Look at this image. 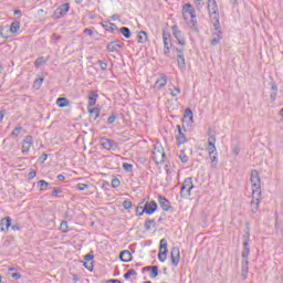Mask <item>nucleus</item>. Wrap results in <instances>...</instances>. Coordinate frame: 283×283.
I'll return each mask as SVG.
<instances>
[{
  "label": "nucleus",
  "mask_w": 283,
  "mask_h": 283,
  "mask_svg": "<svg viewBox=\"0 0 283 283\" xmlns=\"http://www.w3.org/2000/svg\"><path fill=\"white\" fill-rule=\"evenodd\" d=\"M59 193H63V189L54 188L53 191H52V197L53 198H59Z\"/></svg>",
  "instance_id": "nucleus-50"
},
{
  "label": "nucleus",
  "mask_w": 283,
  "mask_h": 283,
  "mask_svg": "<svg viewBox=\"0 0 283 283\" xmlns=\"http://www.w3.org/2000/svg\"><path fill=\"white\" fill-rule=\"evenodd\" d=\"M195 6H196L197 10H201L202 8H205V1L203 0H195Z\"/></svg>",
  "instance_id": "nucleus-47"
},
{
  "label": "nucleus",
  "mask_w": 283,
  "mask_h": 283,
  "mask_svg": "<svg viewBox=\"0 0 283 283\" xmlns=\"http://www.w3.org/2000/svg\"><path fill=\"white\" fill-rule=\"evenodd\" d=\"M167 247H168L167 239H161L159 242V251H169Z\"/></svg>",
  "instance_id": "nucleus-37"
},
{
  "label": "nucleus",
  "mask_w": 283,
  "mask_h": 283,
  "mask_svg": "<svg viewBox=\"0 0 283 283\" xmlns=\"http://www.w3.org/2000/svg\"><path fill=\"white\" fill-rule=\"evenodd\" d=\"M23 127L21 126H17L13 132L11 133V138H17L19 136V134H21Z\"/></svg>",
  "instance_id": "nucleus-40"
},
{
  "label": "nucleus",
  "mask_w": 283,
  "mask_h": 283,
  "mask_svg": "<svg viewBox=\"0 0 283 283\" xmlns=\"http://www.w3.org/2000/svg\"><path fill=\"white\" fill-rule=\"evenodd\" d=\"M179 159L181 160V163H184V165H187V163H189V157L187 156V154H185V150H180Z\"/></svg>",
  "instance_id": "nucleus-34"
},
{
  "label": "nucleus",
  "mask_w": 283,
  "mask_h": 283,
  "mask_svg": "<svg viewBox=\"0 0 283 283\" xmlns=\"http://www.w3.org/2000/svg\"><path fill=\"white\" fill-rule=\"evenodd\" d=\"M184 116L185 118H189L190 120H193V112H191V108H186Z\"/></svg>",
  "instance_id": "nucleus-42"
},
{
  "label": "nucleus",
  "mask_w": 283,
  "mask_h": 283,
  "mask_svg": "<svg viewBox=\"0 0 283 283\" xmlns=\"http://www.w3.org/2000/svg\"><path fill=\"white\" fill-rule=\"evenodd\" d=\"M50 184L45 180L38 181V187H40V191H45Z\"/></svg>",
  "instance_id": "nucleus-36"
},
{
  "label": "nucleus",
  "mask_w": 283,
  "mask_h": 283,
  "mask_svg": "<svg viewBox=\"0 0 283 283\" xmlns=\"http://www.w3.org/2000/svg\"><path fill=\"white\" fill-rule=\"evenodd\" d=\"M144 206H145V202H140L138 206H137V208H136V213H140V211H143V209H144Z\"/></svg>",
  "instance_id": "nucleus-56"
},
{
  "label": "nucleus",
  "mask_w": 283,
  "mask_h": 283,
  "mask_svg": "<svg viewBox=\"0 0 283 283\" xmlns=\"http://www.w3.org/2000/svg\"><path fill=\"white\" fill-rule=\"evenodd\" d=\"M111 185H112L113 189H118V187H120V179L113 178L111 181Z\"/></svg>",
  "instance_id": "nucleus-41"
},
{
  "label": "nucleus",
  "mask_w": 283,
  "mask_h": 283,
  "mask_svg": "<svg viewBox=\"0 0 283 283\" xmlns=\"http://www.w3.org/2000/svg\"><path fill=\"white\" fill-rule=\"evenodd\" d=\"M84 260H85V262H92V260H94V255L93 254H86L84 256Z\"/></svg>",
  "instance_id": "nucleus-58"
},
{
  "label": "nucleus",
  "mask_w": 283,
  "mask_h": 283,
  "mask_svg": "<svg viewBox=\"0 0 283 283\" xmlns=\"http://www.w3.org/2000/svg\"><path fill=\"white\" fill-rule=\"evenodd\" d=\"M167 75H163L160 78H158L155 83V85L153 86L154 90L160 91L163 90V87H165L167 85Z\"/></svg>",
  "instance_id": "nucleus-17"
},
{
  "label": "nucleus",
  "mask_w": 283,
  "mask_h": 283,
  "mask_svg": "<svg viewBox=\"0 0 283 283\" xmlns=\"http://www.w3.org/2000/svg\"><path fill=\"white\" fill-rule=\"evenodd\" d=\"M155 227H156V220L146 219V221L144 223V228L146 229V231H151V229H154Z\"/></svg>",
  "instance_id": "nucleus-23"
},
{
  "label": "nucleus",
  "mask_w": 283,
  "mask_h": 283,
  "mask_svg": "<svg viewBox=\"0 0 283 283\" xmlns=\"http://www.w3.org/2000/svg\"><path fill=\"white\" fill-rule=\"evenodd\" d=\"M251 250L249 249V241L243 242L242 258H249Z\"/></svg>",
  "instance_id": "nucleus-29"
},
{
  "label": "nucleus",
  "mask_w": 283,
  "mask_h": 283,
  "mask_svg": "<svg viewBox=\"0 0 283 283\" xmlns=\"http://www.w3.org/2000/svg\"><path fill=\"white\" fill-rule=\"evenodd\" d=\"M67 12H70V3H63L54 11V17L61 19V17H65Z\"/></svg>",
  "instance_id": "nucleus-9"
},
{
  "label": "nucleus",
  "mask_w": 283,
  "mask_h": 283,
  "mask_svg": "<svg viewBox=\"0 0 283 283\" xmlns=\"http://www.w3.org/2000/svg\"><path fill=\"white\" fill-rule=\"evenodd\" d=\"M84 34H87L88 36H92L94 34V31H92V29H85Z\"/></svg>",
  "instance_id": "nucleus-62"
},
{
  "label": "nucleus",
  "mask_w": 283,
  "mask_h": 283,
  "mask_svg": "<svg viewBox=\"0 0 283 283\" xmlns=\"http://www.w3.org/2000/svg\"><path fill=\"white\" fill-rule=\"evenodd\" d=\"M172 34L179 45H186L185 36H182V31L178 29V25H172Z\"/></svg>",
  "instance_id": "nucleus-10"
},
{
  "label": "nucleus",
  "mask_w": 283,
  "mask_h": 283,
  "mask_svg": "<svg viewBox=\"0 0 283 283\" xmlns=\"http://www.w3.org/2000/svg\"><path fill=\"white\" fill-rule=\"evenodd\" d=\"M182 19L186 21L187 25L192 28L195 32H198V20L196 15V9L191 3H186L182 6Z\"/></svg>",
  "instance_id": "nucleus-1"
},
{
  "label": "nucleus",
  "mask_w": 283,
  "mask_h": 283,
  "mask_svg": "<svg viewBox=\"0 0 283 283\" xmlns=\"http://www.w3.org/2000/svg\"><path fill=\"white\" fill-rule=\"evenodd\" d=\"M20 28H21V22L14 21L11 23L10 32H12V34H17V32H19Z\"/></svg>",
  "instance_id": "nucleus-27"
},
{
  "label": "nucleus",
  "mask_w": 283,
  "mask_h": 283,
  "mask_svg": "<svg viewBox=\"0 0 283 283\" xmlns=\"http://www.w3.org/2000/svg\"><path fill=\"white\" fill-rule=\"evenodd\" d=\"M122 167L124 171H127L128 174H132V171H134V165L132 164L124 163Z\"/></svg>",
  "instance_id": "nucleus-39"
},
{
  "label": "nucleus",
  "mask_w": 283,
  "mask_h": 283,
  "mask_svg": "<svg viewBox=\"0 0 283 283\" xmlns=\"http://www.w3.org/2000/svg\"><path fill=\"white\" fill-rule=\"evenodd\" d=\"M208 11L214 30L220 28V13L218 12V2L216 0H208Z\"/></svg>",
  "instance_id": "nucleus-2"
},
{
  "label": "nucleus",
  "mask_w": 283,
  "mask_h": 283,
  "mask_svg": "<svg viewBox=\"0 0 283 283\" xmlns=\"http://www.w3.org/2000/svg\"><path fill=\"white\" fill-rule=\"evenodd\" d=\"M250 181L252 185V197L255 198V195L258 197L262 196V192L260 191V189H262V180L260 179V172H258V170L251 171Z\"/></svg>",
  "instance_id": "nucleus-3"
},
{
  "label": "nucleus",
  "mask_w": 283,
  "mask_h": 283,
  "mask_svg": "<svg viewBox=\"0 0 283 283\" xmlns=\"http://www.w3.org/2000/svg\"><path fill=\"white\" fill-rule=\"evenodd\" d=\"M90 114H92L93 120H96V118H98V116H101V109H98L97 107L94 108H88Z\"/></svg>",
  "instance_id": "nucleus-32"
},
{
  "label": "nucleus",
  "mask_w": 283,
  "mask_h": 283,
  "mask_svg": "<svg viewBox=\"0 0 283 283\" xmlns=\"http://www.w3.org/2000/svg\"><path fill=\"white\" fill-rule=\"evenodd\" d=\"M123 49V42L120 41H113L107 44V52H118V50Z\"/></svg>",
  "instance_id": "nucleus-14"
},
{
  "label": "nucleus",
  "mask_w": 283,
  "mask_h": 283,
  "mask_svg": "<svg viewBox=\"0 0 283 283\" xmlns=\"http://www.w3.org/2000/svg\"><path fill=\"white\" fill-rule=\"evenodd\" d=\"M85 189H90V185H86V184H78L77 185V190L78 191H85Z\"/></svg>",
  "instance_id": "nucleus-51"
},
{
  "label": "nucleus",
  "mask_w": 283,
  "mask_h": 283,
  "mask_svg": "<svg viewBox=\"0 0 283 283\" xmlns=\"http://www.w3.org/2000/svg\"><path fill=\"white\" fill-rule=\"evenodd\" d=\"M84 266L87 271H94V263H92V261H85Z\"/></svg>",
  "instance_id": "nucleus-49"
},
{
  "label": "nucleus",
  "mask_w": 283,
  "mask_h": 283,
  "mask_svg": "<svg viewBox=\"0 0 283 283\" xmlns=\"http://www.w3.org/2000/svg\"><path fill=\"white\" fill-rule=\"evenodd\" d=\"M120 34L125 36V39H129L132 36V31L127 27H123L119 29Z\"/></svg>",
  "instance_id": "nucleus-31"
},
{
  "label": "nucleus",
  "mask_w": 283,
  "mask_h": 283,
  "mask_svg": "<svg viewBox=\"0 0 283 283\" xmlns=\"http://www.w3.org/2000/svg\"><path fill=\"white\" fill-rule=\"evenodd\" d=\"M176 50V52H177V56H184L185 55V53H184V51H182V49H175Z\"/></svg>",
  "instance_id": "nucleus-63"
},
{
  "label": "nucleus",
  "mask_w": 283,
  "mask_h": 283,
  "mask_svg": "<svg viewBox=\"0 0 283 283\" xmlns=\"http://www.w3.org/2000/svg\"><path fill=\"white\" fill-rule=\"evenodd\" d=\"M11 277H13V280H21V273L19 272L11 273Z\"/></svg>",
  "instance_id": "nucleus-57"
},
{
  "label": "nucleus",
  "mask_w": 283,
  "mask_h": 283,
  "mask_svg": "<svg viewBox=\"0 0 283 283\" xmlns=\"http://www.w3.org/2000/svg\"><path fill=\"white\" fill-rule=\"evenodd\" d=\"M138 43H147V32L140 31L137 35Z\"/></svg>",
  "instance_id": "nucleus-28"
},
{
  "label": "nucleus",
  "mask_w": 283,
  "mask_h": 283,
  "mask_svg": "<svg viewBox=\"0 0 283 283\" xmlns=\"http://www.w3.org/2000/svg\"><path fill=\"white\" fill-rule=\"evenodd\" d=\"M158 209V203L156 201H148L144 203L143 211L139 213V216H154Z\"/></svg>",
  "instance_id": "nucleus-6"
},
{
  "label": "nucleus",
  "mask_w": 283,
  "mask_h": 283,
  "mask_svg": "<svg viewBox=\"0 0 283 283\" xmlns=\"http://www.w3.org/2000/svg\"><path fill=\"white\" fill-rule=\"evenodd\" d=\"M43 81H44L43 77L36 78V80L33 82V87H34L35 90H41V85H43Z\"/></svg>",
  "instance_id": "nucleus-35"
},
{
  "label": "nucleus",
  "mask_w": 283,
  "mask_h": 283,
  "mask_svg": "<svg viewBox=\"0 0 283 283\" xmlns=\"http://www.w3.org/2000/svg\"><path fill=\"white\" fill-rule=\"evenodd\" d=\"M1 224V231L3 233H8V231H10V227H12V218L10 217H6L0 221Z\"/></svg>",
  "instance_id": "nucleus-12"
},
{
  "label": "nucleus",
  "mask_w": 283,
  "mask_h": 283,
  "mask_svg": "<svg viewBox=\"0 0 283 283\" xmlns=\"http://www.w3.org/2000/svg\"><path fill=\"white\" fill-rule=\"evenodd\" d=\"M209 156L218 155V148L216 146L207 147Z\"/></svg>",
  "instance_id": "nucleus-48"
},
{
  "label": "nucleus",
  "mask_w": 283,
  "mask_h": 283,
  "mask_svg": "<svg viewBox=\"0 0 283 283\" xmlns=\"http://www.w3.org/2000/svg\"><path fill=\"white\" fill-rule=\"evenodd\" d=\"M163 41L165 50L171 49V33L168 31H163Z\"/></svg>",
  "instance_id": "nucleus-15"
},
{
  "label": "nucleus",
  "mask_w": 283,
  "mask_h": 283,
  "mask_svg": "<svg viewBox=\"0 0 283 283\" xmlns=\"http://www.w3.org/2000/svg\"><path fill=\"white\" fill-rule=\"evenodd\" d=\"M260 209V196L255 195L254 197L252 196V201H251V211L252 213H258V210Z\"/></svg>",
  "instance_id": "nucleus-18"
},
{
  "label": "nucleus",
  "mask_w": 283,
  "mask_h": 283,
  "mask_svg": "<svg viewBox=\"0 0 283 283\" xmlns=\"http://www.w3.org/2000/svg\"><path fill=\"white\" fill-rule=\"evenodd\" d=\"M208 147H216V134L211 128L208 129Z\"/></svg>",
  "instance_id": "nucleus-19"
},
{
  "label": "nucleus",
  "mask_w": 283,
  "mask_h": 283,
  "mask_svg": "<svg viewBox=\"0 0 283 283\" xmlns=\"http://www.w3.org/2000/svg\"><path fill=\"white\" fill-rule=\"evenodd\" d=\"M242 266H249V258H242Z\"/></svg>",
  "instance_id": "nucleus-61"
},
{
  "label": "nucleus",
  "mask_w": 283,
  "mask_h": 283,
  "mask_svg": "<svg viewBox=\"0 0 283 283\" xmlns=\"http://www.w3.org/2000/svg\"><path fill=\"white\" fill-rule=\"evenodd\" d=\"M132 275H136V270L134 269L128 270L127 273L124 274V280H129Z\"/></svg>",
  "instance_id": "nucleus-44"
},
{
  "label": "nucleus",
  "mask_w": 283,
  "mask_h": 283,
  "mask_svg": "<svg viewBox=\"0 0 283 283\" xmlns=\"http://www.w3.org/2000/svg\"><path fill=\"white\" fill-rule=\"evenodd\" d=\"M144 271H150V277H158V266L153 265V266H146L144 268Z\"/></svg>",
  "instance_id": "nucleus-25"
},
{
  "label": "nucleus",
  "mask_w": 283,
  "mask_h": 283,
  "mask_svg": "<svg viewBox=\"0 0 283 283\" xmlns=\"http://www.w3.org/2000/svg\"><path fill=\"white\" fill-rule=\"evenodd\" d=\"M56 105L57 107H69L70 105V99L65 98V97H60L56 101Z\"/></svg>",
  "instance_id": "nucleus-26"
},
{
  "label": "nucleus",
  "mask_w": 283,
  "mask_h": 283,
  "mask_svg": "<svg viewBox=\"0 0 283 283\" xmlns=\"http://www.w3.org/2000/svg\"><path fill=\"white\" fill-rule=\"evenodd\" d=\"M41 65H45V59H43V56L38 57L34 62L35 67H40Z\"/></svg>",
  "instance_id": "nucleus-43"
},
{
  "label": "nucleus",
  "mask_w": 283,
  "mask_h": 283,
  "mask_svg": "<svg viewBox=\"0 0 283 283\" xmlns=\"http://www.w3.org/2000/svg\"><path fill=\"white\" fill-rule=\"evenodd\" d=\"M115 122H116V116L115 115L109 116L108 119H107L108 125H114Z\"/></svg>",
  "instance_id": "nucleus-55"
},
{
  "label": "nucleus",
  "mask_w": 283,
  "mask_h": 283,
  "mask_svg": "<svg viewBox=\"0 0 283 283\" xmlns=\"http://www.w3.org/2000/svg\"><path fill=\"white\" fill-rule=\"evenodd\" d=\"M191 189H193V179L191 177H188L184 180L180 188L181 198H190Z\"/></svg>",
  "instance_id": "nucleus-4"
},
{
  "label": "nucleus",
  "mask_w": 283,
  "mask_h": 283,
  "mask_svg": "<svg viewBox=\"0 0 283 283\" xmlns=\"http://www.w3.org/2000/svg\"><path fill=\"white\" fill-rule=\"evenodd\" d=\"M119 259L122 262H132V252H129V250L122 251Z\"/></svg>",
  "instance_id": "nucleus-20"
},
{
  "label": "nucleus",
  "mask_w": 283,
  "mask_h": 283,
  "mask_svg": "<svg viewBox=\"0 0 283 283\" xmlns=\"http://www.w3.org/2000/svg\"><path fill=\"white\" fill-rule=\"evenodd\" d=\"M105 283H120V281L117 279H113V280H107Z\"/></svg>",
  "instance_id": "nucleus-64"
},
{
  "label": "nucleus",
  "mask_w": 283,
  "mask_h": 283,
  "mask_svg": "<svg viewBox=\"0 0 283 283\" xmlns=\"http://www.w3.org/2000/svg\"><path fill=\"white\" fill-rule=\"evenodd\" d=\"M98 98V94L95 92L90 93L88 95V107H94L96 105V99Z\"/></svg>",
  "instance_id": "nucleus-24"
},
{
  "label": "nucleus",
  "mask_w": 283,
  "mask_h": 283,
  "mask_svg": "<svg viewBox=\"0 0 283 283\" xmlns=\"http://www.w3.org/2000/svg\"><path fill=\"white\" fill-rule=\"evenodd\" d=\"M101 146L107 151H115V149L118 147V143H116L114 139L102 138Z\"/></svg>",
  "instance_id": "nucleus-8"
},
{
  "label": "nucleus",
  "mask_w": 283,
  "mask_h": 283,
  "mask_svg": "<svg viewBox=\"0 0 283 283\" xmlns=\"http://www.w3.org/2000/svg\"><path fill=\"white\" fill-rule=\"evenodd\" d=\"M67 229H69L67 221H62L60 224V231H62L63 233H67Z\"/></svg>",
  "instance_id": "nucleus-45"
},
{
  "label": "nucleus",
  "mask_w": 283,
  "mask_h": 283,
  "mask_svg": "<svg viewBox=\"0 0 283 283\" xmlns=\"http://www.w3.org/2000/svg\"><path fill=\"white\" fill-rule=\"evenodd\" d=\"M177 65L179 70H186L187 62L185 61V55H177Z\"/></svg>",
  "instance_id": "nucleus-22"
},
{
  "label": "nucleus",
  "mask_w": 283,
  "mask_h": 283,
  "mask_svg": "<svg viewBox=\"0 0 283 283\" xmlns=\"http://www.w3.org/2000/svg\"><path fill=\"white\" fill-rule=\"evenodd\" d=\"M222 39V31H220V28L217 29V33H213L212 40H211V45H218Z\"/></svg>",
  "instance_id": "nucleus-21"
},
{
  "label": "nucleus",
  "mask_w": 283,
  "mask_h": 283,
  "mask_svg": "<svg viewBox=\"0 0 283 283\" xmlns=\"http://www.w3.org/2000/svg\"><path fill=\"white\" fill-rule=\"evenodd\" d=\"M123 207H124V209H132V207H134V206L129 200H124Z\"/></svg>",
  "instance_id": "nucleus-52"
},
{
  "label": "nucleus",
  "mask_w": 283,
  "mask_h": 283,
  "mask_svg": "<svg viewBox=\"0 0 283 283\" xmlns=\"http://www.w3.org/2000/svg\"><path fill=\"white\" fill-rule=\"evenodd\" d=\"M34 145V139L31 135H28L22 140V154L24 156H28L30 154V149H32V146Z\"/></svg>",
  "instance_id": "nucleus-7"
},
{
  "label": "nucleus",
  "mask_w": 283,
  "mask_h": 283,
  "mask_svg": "<svg viewBox=\"0 0 283 283\" xmlns=\"http://www.w3.org/2000/svg\"><path fill=\"white\" fill-rule=\"evenodd\" d=\"M170 258L174 266H178L180 264V249L175 247L171 249Z\"/></svg>",
  "instance_id": "nucleus-11"
},
{
  "label": "nucleus",
  "mask_w": 283,
  "mask_h": 283,
  "mask_svg": "<svg viewBox=\"0 0 283 283\" xmlns=\"http://www.w3.org/2000/svg\"><path fill=\"white\" fill-rule=\"evenodd\" d=\"M28 178H29V180L36 178V171L32 170L31 172H29Z\"/></svg>",
  "instance_id": "nucleus-59"
},
{
  "label": "nucleus",
  "mask_w": 283,
  "mask_h": 283,
  "mask_svg": "<svg viewBox=\"0 0 283 283\" xmlns=\"http://www.w3.org/2000/svg\"><path fill=\"white\" fill-rule=\"evenodd\" d=\"M168 252H169V250H159V253H158L159 262H166L167 261V253Z\"/></svg>",
  "instance_id": "nucleus-30"
},
{
  "label": "nucleus",
  "mask_w": 283,
  "mask_h": 283,
  "mask_svg": "<svg viewBox=\"0 0 283 283\" xmlns=\"http://www.w3.org/2000/svg\"><path fill=\"white\" fill-rule=\"evenodd\" d=\"M103 28H105L107 32H114V30H116V24L107 22L103 24Z\"/></svg>",
  "instance_id": "nucleus-38"
},
{
  "label": "nucleus",
  "mask_w": 283,
  "mask_h": 283,
  "mask_svg": "<svg viewBox=\"0 0 283 283\" xmlns=\"http://www.w3.org/2000/svg\"><path fill=\"white\" fill-rule=\"evenodd\" d=\"M163 211H169V209H171V203L169 202V200H167V198L163 197V196H158L157 198Z\"/></svg>",
  "instance_id": "nucleus-16"
},
{
  "label": "nucleus",
  "mask_w": 283,
  "mask_h": 283,
  "mask_svg": "<svg viewBox=\"0 0 283 283\" xmlns=\"http://www.w3.org/2000/svg\"><path fill=\"white\" fill-rule=\"evenodd\" d=\"M153 160L156 165H163L165 163V148L163 146H156L153 151Z\"/></svg>",
  "instance_id": "nucleus-5"
},
{
  "label": "nucleus",
  "mask_w": 283,
  "mask_h": 283,
  "mask_svg": "<svg viewBox=\"0 0 283 283\" xmlns=\"http://www.w3.org/2000/svg\"><path fill=\"white\" fill-rule=\"evenodd\" d=\"M211 160V168L216 169L218 167V155H209Z\"/></svg>",
  "instance_id": "nucleus-33"
},
{
  "label": "nucleus",
  "mask_w": 283,
  "mask_h": 283,
  "mask_svg": "<svg viewBox=\"0 0 283 283\" xmlns=\"http://www.w3.org/2000/svg\"><path fill=\"white\" fill-rule=\"evenodd\" d=\"M249 275V265H242V277L243 280H247Z\"/></svg>",
  "instance_id": "nucleus-46"
},
{
  "label": "nucleus",
  "mask_w": 283,
  "mask_h": 283,
  "mask_svg": "<svg viewBox=\"0 0 283 283\" xmlns=\"http://www.w3.org/2000/svg\"><path fill=\"white\" fill-rule=\"evenodd\" d=\"M180 94V88L175 87L174 90L170 91V96L176 97Z\"/></svg>",
  "instance_id": "nucleus-53"
},
{
  "label": "nucleus",
  "mask_w": 283,
  "mask_h": 283,
  "mask_svg": "<svg viewBox=\"0 0 283 283\" xmlns=\"http://www.w3.org/2000/svg\"><path fill=\"white\" fill-rule=\"evenodd\" d=\"M232 154H233L234 156H238V155L240 154V148H239L238 146H234V147L232 148Z\"/></svg>",
  "instance_id": "nucleus-60"
},
{
  "label": "nucleus",
  "mask_w": 283,
  "mask_h": 283,
  "mask_svg": "<svg viewBox=\"0 0 283 283\" xmlns=\"http://www.w3.org/2000/svg\"><path fill=\"white\" fill-rule=\"evenodd\" d=\"M97 63H98L101 70H103V71L107 70V62H103L99 60Z\"/></svg>",
  "instance_id": "nucleus-54"
},
{
  "label": "nucleus",
  "mask_w": 283,
  "mask_h": 283,
  "mask_svg": "<svg viewBox=\"0 0 283 283\" xmlns=\"http://www.w3.org/2000/svg\"><path fill=\"white\" fill-rule=\"evenodd\" d=\"M177 132L178 134L176 135V140H177V145H185V143H187V136H185L182 134V128L180 127V125H177Z\"/></svg>",
  "instance_id": "nucleus-13"
}]
</instances>
